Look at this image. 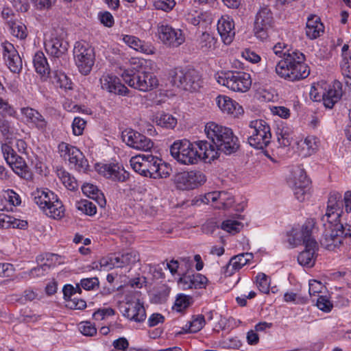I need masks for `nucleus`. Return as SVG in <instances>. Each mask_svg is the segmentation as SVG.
<instances>
[{
    "label": "nucleus",
    "instance_id": "1",
    "mask_svg": "<svg viewBox=\"0 0 351 351\" xmlns=\"http://www.w3.org/2000/svg\"><path fill=\"white\" fill-rule=\"evenodd\" d=\"M343 213L341 194L337 191L330 192L326 213L320 219L324 228L320 245L327 250H340L345 245L351 248V225L341 221L340 217Z\"/></svg>",
    "mask_w": 351,
    "mask_h": 351
},
{
    "label": "nucleus",
    "instance_id": "2",
    "mask_svg": "<svg viewBox=\"0 0 351 351\" xmlns=\"http://www.w3.org/2000/svg\"><path fill=\"white\" fill-rule=\"evenodd\" d=\"M285 47V44L280 43L273 47L274 53L282 58L276 66V74L291 82L306 78L310 69L305 62L304 54L298 50L284 51Z\"/></svg>",
    "mask_w": 351,
    "mask_h": 351
},
{
    "label": "nucleus",
    "instance_id": "3",
    "mask_svg": "<svg viewBox=\"0 0 351 351\" xmlns=\"http://www.w3.org/2000/svg\"><path fill=\"white\" fill-rule=\"evenodd\" d=\"M208 147L206 141L191 143L186 139L178 140L171 145L170 154L178 162L184 165L195 164L199 160L210 162L216 158V153L210 147Z\"/></svg>",
    "mask_w": 351,
    "mask_h": 351
},
{
    "label": "nucleus",
    "instance_id": "4",
    "mask_svg": "<svg viewBox=\"0 0 351 351\" xmlns=\"http://www.w3.org/2000/svg\"><path fill=\"white\" fill-rule=\"evenodd\" d=\"M204 131L207 138L210 140V143L208 142V148L210 147L214 150L216 158L218 151L230 155L236 152L239 147L237 136L229 128L210 122L205 125Z\"/></svg>",
    "mask_w": 351,
    "mask_h": 351
},
{
    "label": "nucleus",
    "instance_id": "5",
    "mask_svg": "<svg viewBox=\"0 0 351 351\" xmlns=\"http://www.w3.org/2000/svg\"><path fill=\"white\" fill-rule=\"evenodd\" d=\"M145 60L132 59L131 69H125L121 77L129 86L140 91L147 92L158 87L156 76L151 72Z\"/></svg>",
    "mask_w": 351,
    "mask_h": 351
},
{
    "label": "nucleus",
    "instance_id": "6",
    "mask_svg": "<svg viewBox=\"0 0 351 351\" xmlns=\"http://www.w3.org/2000/svg\"><path fill=\"white\" fill-rule=\"evenodd\" d=\"M171 83L188 91H196L201 87V77L197 71L191 68H175L169 71Z\"/></svg>",
    "mask_w": 351,
    "mask_h": 351
},
{
    "label": "nucleus",
    "instance_id": "7",
    "mask_svg": "<svg viewBox=\"0 0 351 351\" xmlns=\"http://www.w3.org/2000/svg\"><path fill=\"white\" fill-rule=\"evenodd\" d=\"M215 78L219 84L225 86L234 92L245 93L252 86L250 75L243 71L221 72L217 73Z\"/></svg>",
    "mask_w": 351,
    "mask_h": 351
},
{
    "label": "nucleus",
    "instance_id": "8",
    "mask_svg": "<svg viewBox=\"0 0 351 351\" xmlns=\"http://www.w3.org/2000/svg\"><path fill=\"white\" fill-rule=\"evenodd\" d=\"M247 141L250 146L263 149L271 142V133L269 125L262 119L252 121L247 131Z\"/></svg>",
    "mask_w": 351,
    "mask_h": 351
},
{
    "label": "nucleus",
    "instance_id": "9",
    "mask_svg": "<svg viewBox=\"0 0 351 351\" xmlns=\"http://www.w3.org/2000/svg\"><path fill=\"white\" fill-rule=\"evenodd\" d=\"M287 184L299 202H304L309 197L311 181L300 166L292 168L287 178Z\"/></svg>",
    "mask_w": 351,
    "mask_h": 351
},
{
    "label": "nucleus",
    "instance_id": "10",
    "mask_svg": "<svg viewBox=\"0 0 351 351\" xmlns=\"http://www.w3.org/2000/svg\"><path fill=\"white\" fill-rule=\"evenodd\" d=\"M73 56L80 73L84 75H88L95 64L94 48L84 40L76 42L73 49Z\"/></svg>",
    "mask_w": 351,
    "mask_h": 351
},
{
    "label": "nucleus",
    "instance_id": "11",
    "mask_svg": "<svg viewBox=\"0 0 351 351\" xmlns=\"http://www.w3.org/2000/svg\"><path fill=\"white\" fill-rule=\"evenodd\" d=\"M274 26L273 14L268 7L261 8L257 12L254 23L255 36L261 41L266 40Z\"/></svg>",
    "mask_w": 351,
    "mask_h": 351
},
{
    "label": "nucleus",
    "instance_id": "12",
    "mask_svg": "<svg viewBox=\"0 0 351 351\" xmlns=\"http://www.w3.org/2000/svg\"><path fill=\"white\" fill-rule=\"evenodd\" d=\"M1 151L6 162L15 173L25 180L32 178V173L25 160L17 155L11 146L3 143Z\"/></svg>",
    "mask_w": 351,
    "mask_h": 351
},
{
    "label": "nucleus",
    "instance_id": "13",
    "mask_svg": "<svg viewBox=\"0 0 351 351\" xmlns=\"http://www.w3.org/2000/svg\"><path fill=\"white\" fill-rule=\"evenodd\" d=\"M125 300L126 302L121 306L123 315L136 322H143L146 318V313L138 293L128 295Z\"/></svg>",
    "mask_w": 351,
    "mask_h": 351
},
{
    "label": "nucleus",
    "instance_id": "14",
    "mask_svg": "<svg viewBox=\"0 0 351 351\" xmlns=\"http://www.w3.org/2000/svg\"><path fill=\"white\" fill-rule=\"evenodd\" d=\"M158 157L152 154H140L132 157L130 165L134 171L145 177L153 178Z\"/></svg>",
    "mask_w": 351,
    "mask_h": 351
},
{
    "label": "nucleus",
    "instance_id": "15",
    "mask_svg": "<svg viewBox=\"0 0 351 351\" xmlns=\"http://www.w3.org/2000/svg\"><path fill=\"white\" fill-rule=\"evenodd\" d=\"M159 39L166 45L177 47L182 45L185 40L182 32L175 29L167 24H161L158 27Z\"/></svg>",
    "mask_w": 351,
    "mask_h": 351
},
{
    "label": "nucleus",
    "instance_id": "16",
    "mask_svg": "<svg viewBox=\"0 0 351 351\" xmlns=\"http://www.w3.org/2000/svg\"><path fill=\"white\" fill-rule=\"evenodd\" d=\"M121 137L128 146L136 149L147 152L154 146L150 138L132 130L123 131Z\"/></svg>",
    "mask_w": 351,
    "mask_h": 351
},
{
    "label": "nucleus",
    "instance_id": "17",
    "mask_svg": "<svg viewBox=\"0 0 351 351\" xmlns=\"http://www.w3.org/2000/svg\"><path fill=\"white\" fill-rule=\"evenodd\" d=\"M61 156L68 157L70 163L73 164L79 169H84L87 167V160L84 158L82 152L76 147L66 143L62 142L58 145Z\"/></svg>",
    "mask_w": 351,
    "mask_h": 351
},
{
    "label": "nucleus",
    "instance_id": "18",
    "mask_svg": "<svg viewBox=\"0 0 351 351\" xmlns=\"http://www.w3.org/2000/svg\"><path fill=\"white\" fill-rule=\"evenodd\" d=\"M47 53L55 58H60L68 50L69 43L66 41L62 34L57 32L51 33L50 37L44 43Z\"/></svg>",
    "mask_w": 351,
    "mask_h": 351
},
{
    "label": "nucleus",
    "instance_id": "19",
    "mask_svg": "<svg viewBox=\"0 0 351 351\" xmlns=\"http://www.w3.org/2000/svg\"><path fill=\"white\" fill-rule=\"evenodd\" d=\"M101 88L121 96H130L131 91L114 75L104 74L100 78Z\"/></svg>",
    "mask_w": 351,
    "mask_h": 351
},
{
    "label": "nucleus",
    "instance_id": "20",
    "mask_svg": "<svg viewBox=\"0 0 351 351\" xmlns=\"http://www.w3.org/2000/svg\"><path fill=\"white\" fill-rule=\"evenodd\" d=\"M1 46L3 60L10 70L13 73L19 72L22 69V60L14 45L9 42H5Z\"/></svg>",
    "mask_w": 351,
    "mask_h": 351
},
{
    "label": "nucleus",
    "instance_id": "21",
    "mask_svg": "<svg viewBox=\"0 0 351 351\" xmlns=\"http://www.w3.org/2000/svg\"><path fill=\"white\" fill-rule=\"evenodd\" d=\"M99 173L114 182H123L129 178V173L117 164H105L98 169Z\"/></svg>",
    "mask_w": 351,
    "mask_h": 351
},
{
    "label": "nucleus",
    "instance_id": "22",
    "mask_svg": "<svg viewBox=\"0 0 351 351\" xmlns=\"http://www.w3.org/2000/svg\"><path fill=\"white\" fill-rule=\"evenodd\" d=\"M311 228L308 225H304L301 228H293L291 231V235L289 239L290 244L297 246L303 244L306 246L312 242H317L312 237Z\"/></svg>",
    "mask_w": 351,
    "mask_h": 351
},
{
    "label": "nucleus",
    "instance_id": "23",
    "mask_svg": "<svg viewBox=\"0 0 351 351\" xmlns=\"http://www.w3.org/2000/svg\"><path fill=\"white\" fill-rule=\"evenodd\" d=\"M217 31L224 44L230 45L235 36L233 19L228 16H222L217 23Z\"/></svg>",
    "mask_w": 351,
    "mask_h": 351
},
{
    "label": "nucleus",
    "instance_id": "24",
    "mask_svg": "<svg viewBox=\"0 0 351 351\" xmlns=\"http://www.w3.org/2000/svg\"><path fill=\"white\" fill-rule=\"evenodd\" d=\"M216 103L223 112L231 114L234 117H238L243 113L242 106L228 96L219 95L216 98Z\"/></svg>",
    "mask_w": 351,
    "mask_h": 351
},
{
    "label": "nucleus",
    "instance_id": "25",
    "mask_svg": "<svg viewBox=\"0 0 351 351\" xmlns=\"http://www.w3.org/2000/svg\"><path fill=\"white\" fill-rule=\"evenodd\" d=\"M121 40L129 47L136 51L145 54H154L155 53V48L151 43L141 40L136 36L132 35H122Z\"/></svg>",
    "mask_w": 351,
    "mask_h": 351
},
{
    "label": "nucleus",
    "instance_id": "26",
    "mask_svg": "<svg viewBox=\"0 0 351 351\" xmlns=\"http://www.w3.org/2000/svg\"><path fill=\"white\" fill-rule=\"evenodd\" d=\"M304 247V250L301 252L298 256V261L302 266L311 267L315 263L319 248L318 243L311 241Z\"/></svg>",
    "mask_w": 351,
    "mask_h": 351
},
{
    "label": "nucleus",
    "instance_id": "27",
    "mask_svg": "<svg viewBox=\"0 0 351 351\" xmlns=\"http://www.w3.org/2000/svg\"><path fill=\"white\" fill-rule=\"evenodd\" d=\"M21 113L39 131L44 132L47 130L48 122L38 110L28 107L23 108Z\"/></svg>",
    "mask_w": 351,
    "mask_h": 351
},
{
    "label": "nucleus",
    "instance_id": "28",
    "mask_svg": "<svg viewBox=\"0 0 351 351\" xmlns=\"http://www.w3.org/2000/svg\"><path fill=\"white\" fill-rule=\"evenodd\" d=\"M342 96L341 84L336 81L323 93V101L328 108H332Z\"/></svg>",
    "mask_w": 351,
    "mask_h": 351
},
{
    "label": "nucleus",
    "instance_id": "29",
    "mask_svg": "<svg viewBox=\"0 0 351 351\" xmlns=\"http://www.w3.org/2000/svg\"><path fill=\"white\" fill-rule=\"evenodd\" d=\"M152 121L157 125L167 129H173L177 125V119L172 114L161 111L155 113Z\"/></svg>",
    "mask_w": 351,
    "mask_h": 351
},
{
    "label": "nucleus",
    "instance_id": "30",
    "mask_svg": "<svg viewBox=\"0 0 351 351\" xmlns=\"http://www.w3.org/2000/svg\"><path fill=\"white\" fill-rule=\"evenodd\" d=\"M46 214L49 217L56 219L61 218L64 215V208L62 202L58 199V196L55 194V198L47 204L45 210Z\"/></svg>",
    "mask_w": 351,
    "mask_h": 351
},
{
    "label": "nucleus",
    "instance_id": "31",
    "mask_svg": "<svg viewBox=\"0 0 351 351\" xmlns=\"http://www.w3.org/2000/svg\"><path fill=\"white\" fill-rule=\"evenodd\" d=\"M34 66L36 71L42 76L48 75L50 69L47 58L42 51H37L33 58Z\"/></svg>",
    "mask_w": 351,
    "mask_h": 351
},
{
    "label": "nucleus",
    "instance_id": "32",
    "mask_svg": "<svg viewBox=\"0 0 351 351\" xmlns=\"http://www.w3.org/2000/svg\"><path fill=\"white\" fill-rule=\"evenodd\" d=\"M34 202L43 210H45L47 204L55 198V193L46 190H37L33 193Z\"/></svg>",
    "mask_w": 351,
    "mask_h": 351
},
{
    "label": "nucleus",
    "instance_id": "33",
    "mask_svg": "<svg viewBox=\"0 0 351 351\" xmlns=\"http://www.w3.org/2000/svg\"><path fill=\"white\" fill-rule=\"evenodd\" d=\"M253 258L251 253H242L233 256L229 261L228 265V269L230 267V272L237 271L247 264Z\"/></svg>",
    "mask_w": 351,
    "mask_h": 351
},
{
    "label": "nucleus",
    "instance_id": "34",
    "mask_svg": "<svg viewBox=\"0 0 351 351\" xmlns=\"http://www.w3.org/2000/svg\"><path fill=\"white\" fill-rule=\"evenodd\" d=\"M101 265L112 268H122L128 266L126 264L125 256L123 254H114L111 255L107 258H104L101 261Z\"/></svg>",
    "mask_w": 351,
    "mask_h": 351
},
{
    "label": "nucleus",
    "instance_id": "35",
    "mask_svg": "<svg viewBox=\"0 0 351 351\" xmlns=\"http://www.w3.org/2000/svg\"><path fill=\"white\" fill-rule=\"evenodd\" d=\"M51 82L56 86L64 90L72 89L71 80L61 71H54L51 76Z\"/></svg>",
    "mask_w": 351,
    "mask_h": 351
},
{
    "label": "nucleus",
    "instance_id": "36",
    "mask_svg": "<svg viewBox=\"0 0 351 351\" xmlns=\"http://www.w3.org/2000/svg\"><path fill=\"white\" fill-rule=\"evenodd\" d=\"M83 193L91 198L95 199L102 206L103 204H106V201L103 197V194L99 191L97 187L92 184H84L82 186Z\"/></svg>",
    "mask_w": 351,
    "mask_h": 351
},
{
    "label": "nucleus",
    "instance_id": "37",
    "mask_svg": "<svg viewBox=\"0 0 351 351\" xmlns=\"http://www.w3.org/2000/svg\"><path fill=\"white\" fill-rule=\"evenodd\" d=\"M205 325L204 317L202 315H198L194 317L193 319L186 324L182 328L183 332L180 333H195L199 331Z\"/></svg>",
    "mask_w": 351,
    "mask_h": 351
},
{
    "label": "nucleus",
    "instance_id": "38",
    "mask_svg": "<svg viewBox=\"0 0 351 351\" xmlns=\"http://www.w3.org/2000/svg\"><path fill=\"white\" fill-rule=\"evenodd\" d=\"M10 33L15 37L24 39L27 37V27L20 21L10 20L7 21Z\"/></svg>",
    "mask_w": 351,
    "mask_h": 351
},
{
    "label": "nucleus",
    "instance_id": "39",
    "mask_svg": "<svg viewBox=\"0 0 351 351\" xmlns=\"http://www.w3.org/2000/svg\"><path fill=\"white\" fill-rule=\"evenodd\" d=\"M16 130L14 124L6 119L5 116H0V131L5 138H12L16 133Z\"/></svg>",
    "mask_w": 351,
    "mask_h": 351
},
{
    "label": "nucleus",
    "instance_id": "40",
    "mask_svg": "<svg viewBox=\"0 0 351 351\" xmlns=\"http://www.w3.org/2000/svg\"><path fill=\"white\" fill-rule=\"evenodd\" d=\"M233 195L227 191H218L217 204L215 206L219 209H226L231 207L234 203Z\"/></svg>",
    "mask_w": 351,
    "mask_h": 351
},
{
    "label": "nucleus",
    "instance_id": "41",
    "mask_svg": "<svg viewBox=\"0 0 351 351\" xmlns=\"http://www.w3.org/2000/svg\"><path fill=\"white\" fill-rule=\"evenodd\" d=\"M173 180L176 187L180 190H192L193 187L189 182L186 171L179 172L173 176Z\"/></svg>",
    "mask_w": 351,
    "mask_h": 351
},
{
    "label": "nucleus",
    "instance_id": "42",
    "mask_svg": "<svg viewBox=\"0 0 351 351\" xmlns=\"http://www.w3.org/2000/svg\"><path fill=\"white\" fill-rule=\"evenodd\" d=\"M155 171L153 175L154 179L166 178L171 175L172 169L169 165L162 161L158 158V162L156 164Z\"/></svg>",
    "mask_w": 351,
    "mask_h": 351
},
{
    "label": "nucleus",
    "instance_id": "43",
    "mask_svg": "<svg viewBox=\"0 0 351 351\" xmlns=\"http://www.w3.org/2000/svg\"><path fill=\"white\" fill-rule=\"evenodd\" d=\"M216 39L211 34L204 32L199 38V45L203 51H209L215 49Z\"/></svg>",
    "mask_w": 351,
    "mask_h": 351
},
{
    "label": "nucleus",
    "instance_id": "44",
    "mask_svg": "<svg viewBox=\"0 0 351 351\" xmlns=\"http://www.w3.org/2000/svg\"><path fill=\"white\" fill-rule=\"evenodd\" d=\"M186 173L193 189L202 185L206 180L205 175L199 170H193L186 171Z\"/></svg>",
    "mask_w": 351,
    "mask_h": 351
},
{
    "label": "nucleus",
    "instance_id": "45",
    "mask_svg": "<svg viewBox=\"0 0 351 351\" xmlns=\"http://www.w3.org/2000/svg\"><path fill=\"white\" fill-rule=\"evenodd\" d=\"M58 176L62 182L63 184L69 190L73 191L77 188V183L74 177L65 171H60Z\"/></svg>",
    "mask_w": 351,
    "mask_h": 351
},
{
    "label": "nucleus",
    "instance_id": "46",
    "mask_svg": "<svg viewBox=\"0 0 351 351\" xmlns=\"http://www.w3.org/2000/svg\"><path fill=\"white\" fill-rule=\"evenodd\" d=\"M243 224L236 220L227 219L222 222L221 228L228 232L235 234L239 232L243 228Z\"/></svg>",
    "mask_w": 351,
    "mask_h": 351
},
{
    "label": "nucleus",
    "instance_id": "47",
    "mask_svg": "<svg viewBox=\"0 0 351 351\" xmlns=\"http://www.w3.org/2000/svg\"><path fill=\"white\" fill-rule=\"evenodd\" d=\"M192 302V298L182 293L178 294L174 304V308L181 312L188 308Z\"/></svg>",
    "mask_w": 351,
    "mask_h": 351
},
{
    "label": "nucleus",
    "instance_id": "48",
    "mask_svg": "<svg viewBox=\"0 0 351 351\" xmlns=\"http://www.w3.org/2000/svg\"><path fill=\"white\" fill-rule=\"evenodd\" d=\"M304 145L308 151V154H315L319 149L320 141L319 138L315 136H308L304 141Z\"/></svg>",
    "mask_w": 351,
    "mask_h": 351
},
{
    "label": "nucleus",
    "instance_id": "49",
    "mask_svg": "<svg viewBox=\"0 0 351 351\" xmlns=\"http://www.w3.org/2000/svg\"><path fill=\"white\" fill-rule=\"evenodd\" d=\"M256 285L261 293H268L269 291V279L263 273H259L256 277Z\"/></svg>",
    "mask_w": 351,
    "mask_h": 351
},
{
    "label": "nucleus",
    "instance_id": "50",
    "mask_svg": "<svg viewBox=\"0 0 351 351\" xmlns=\"http://www.w3.org/2000/svg\"><path fill=\"white\" fill-rule=\"evenodd\" d=\"M284 300L286 302H293L294 304H305L307 302V298L303 297L298 293L292 291L286 292L284 295Z\"/></svg>",
    "mask_w": 351,
    "mask_h": 351
},
{
    "label": "nucleus",
    "instance_id": "51",
    "mask_svg": "<svg viewBox=\"0 0 351 351\" xmlns=\"http://www.w3.org/2000/svg\"><path fill=\"white\" fill-rule=\"evenodd\" d=\"M79 329L81 333L84 336L93 337L97 333V328L95 325L90 322H81L79 325Z\"/></svg>",
    "mask_w": 351,
    "mask_h": 351
},
{
    "label": "nucleus",
    "instance_id": "52",
    "mask_svg": "<svg viewBox=\"0 0 351 351\" xmlns=\"http://www.w3.org/2000/svg\"><path fill=\"white\" fill-rule=\"evenodd\" d=\"M51 268V265L47 263H44L42 265L38 266L32 269L29 271V276L32 278H40L48 273Z\"/></svg>",
    "mask_w": 351,
    "mask_h": 351
},
{
    "label": "nucleus",
    "instance_id": "53",
    "mask_svg": "<svg viewBox=\"0 0 351 351\" xmlns=\"http://www.w3.org/2000/svg\"><path fill=\"white\" fill-rule=\"evenodd\" d=\"M324 29L323 24H318L314 27L306 28V35L311 40L316 39L324 32Z\"/></svg>",
    "mask_w": 351,
    "mask_h": 351
},
{
    "label": "nucleus",
    "instance_id": "54",
    "mask_svg": "<svg viewBox=\"0 0 351 351\" xmlns=\"http://www.w3.org/2000/svg\"><path fill=\"white\" fill-rule=\"evenodd\" d=\"M86 123V121L80 117L74 118L72 123L73 134L75 136L82 135L83 134Z\"/></svg>",
    "mask_w": 351,
    "mask_h": 351
},
{
    "label": "nucleus",
    "instance_id": "55",
    "mask_svg": "<svg viewBox=\"0 0 351 351\" xmlns=\"http://www.w3.org/2000/svg\"><path fill=\"white\" fill-rule=\"evenodd\" d=\"M16 114L14 108L8 102L0 97V116L8 115L14 117Z\"/></svg>",
    "mask_w": 351,
    "mask_h": 351
},
{
    "label": "nucleus",
    "instance_id": "56",
    "mask_svg": "<svg viewBox=\"0 0 351 351\" xmlns=\"http://www.w3.org/2000/svg\"><path fill=\"white\" fill-rule=\"evenodd\" d=\"M316 305L319 309L324 312H330L332 308V302L326 296L319 295L317 300Z\"/></svg>",
    "mask_w": 351,
    "mask_h": 351
},
{
    "label": "nucleus",
    "instance_id": "57",
    "mask_svg": "<svg viewBox=\"0 0 351 351\" xmlns=\"http://www.w3.org/2000/svg\"><path fill=\"white\" fill-rule=\"evenodd\" d=\"M191 289H202L206 284L207 278L200 274H195L191 275Z\"/></svg>",
    "mask_w": 351,
    "mask_h": 351
},
{
    "label": "nucleus",
    "instance_id": "58",
    "mask_svg": "<svg viewBox=\"0 0 351 351\" xmlns=\"http://www.w3.org/2000/svg\"><path fill=\"white\" fill-rule=\"evenodd\" d=\"M174 0H157L154 2V6L157 10L169 12L175 6Z\"/></svg>",
    "mask_w": 351,
    "mask_h": 351
},
{
    "label": "nucleus",
    "instance_id": "59",
    "mask_svg": "<svg viewBox=\"0 0 351 351\" xmlns=\"http://www.w3.org/2000/svg\"><path fill=\"white\" fill-rule=\"evenodd\" d=\"M80 285L86 291L94 290L96 287H99V280L96 277L84 278L81 280Z\"/></svg>",
    "mask_w": 351,
    "mask_h": 351
},
{
    "label": "nucleus",
    "instance_id": "60",
    "mask_svg": "<svg viewBox=\"0 0 351 351\" xmlns=\"http://www.w3.org/2000/svg\"><path fill=\"white\" fill-rule=\"evenodd\" d=\"M78 208L90 216L94 215L97 213L96 206L91 202L87 200L82 202Z\"/></svg>",
    "mask_w": 351,
    "mask_h": 351
},
{
    "label": "nucleus",
    "instance_id": "61",
    "mask_svg": "<svg viewBox=\"0 0 351 351\" xmlns=\"http://www.w3.org/2000/svg\"><path fill=\"white\" fill-rule=\"evenodd\" d=\"M114 311L112 308H99L93 314V319L95 320H102L106 317L113 315Z\"/></svg>",
    "mask_w": 351,
    "mask_h": 351
},
{
    "label": "nucleus",
    "instance_id": "62",
    "mask_svg": "<svg viewBox=\"0 0 351 351\" xmlns=\"http://www.w3.org/2000/svg\"><path fill=\"white\" fill-rule=\"evenodd\" d=\"M308 286V293L310 296L315 295L317 293H321L324 289L322 283L316 280H309Z\"/></svg>",
    "mask_w": 351,
    "mask_h": 351
},
{
    "label": "nucleus",
    "instance_id": "63",
    "mask_svg": "<svg viewBox=\"0 0 351 351\" xmlns=\"http://www.w3.org/2000/svg\"><path fill=\"white\" fill-rule=\"evenodd\" d=\"M66 306L71 309L82 310L86 307V303L82 299L73 297L72 300L68 301V304H66Z\"/></svg>",
    "mask_w": 351,
    "mask_h": 351
},
{
    "label": "nucleus",
    "instance_id": "64",
    "mask_svg": "<svg viewBox=\"0 0 351 351\" xmlns=\"http://www.w3.org/2000/svg\"><path fill=\"white\" fill-rule=\"evenodd\" d=\"M129 343L125 337H120L113 341L114 350L111 351H129Z\"/></svg>",
    "mask_w": 351,
    "mask_h": 351
}]
</instances>
